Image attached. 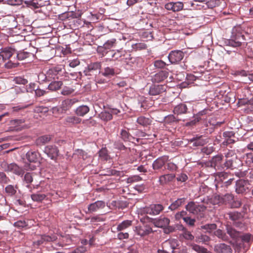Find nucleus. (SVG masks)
Instances as JSON below:
<instances>
[{
  "instance_id": "1",
  "label": "nucleus",
  "mask_w": 253,
  "mask_h": 253,
  "mask_svg": "<svg viewBox=\"0 0 253 253\" xmlns=\"http://www.w3.org/2000/svg\"><path fill=\"white\" fill-rule=\"evenodd\" d=\"M211 203L213 205H229L231 208H238L241 203L234 201V197L232 194L227 193L224 195H214L211 198Z\"/></svg>"
},
{
  "instance_id": "2",
  "label": "nucleus",
  "mask_w": 253,
  "mask_h": 253,
  "mask_svg": "<svg viewBox=\"0 0 253 253\" xmlns=\"http://www.w3.org/2000/svg\"><path fill=\"white\" fill-rule=\"evenodd\" d=\"M244 31L240 25L235 26L232 30L231 39L229 44L233 47H239L245 40Z\"/></svg>"
},
{
  "instance_id": "3",
  "label": "nucleus",
  "mask_w": 253,
  "mask_h": 253,
  "mask_svg": "<svg viewBox=\"0 0 253 253\" xmlns=\"http://www.w3.org/2000/svg\"><path fill=\"white\" fill-rule=\"evenodd\" d=\"M2 166L6 171L11 172L17 175H23L25 170H34L36 168V167L33 165L28 164L25 165L23 169L15 163H11L10 164L3 163Z\"/></svg>"
},
{
  "instance_id": "4",
  "label": "nucleus",
  "mask_w": 253,
  "mask_h": 253,
  "mask_svg": "<svg viewBox=\"0 0 253 253\" xmlns=\"http://www.w3.org/2000/svg\"><path fill=\"white\" fill-rule=\"evenodd\" d=\"M186 209L190 213L197 216L199 218H203L205 215L206 207L203 205L196 204L194 202H190L186 206Z\"/></svg>"
},
{
  "instance_id": "5",
  "label": "nucleus",
  "mask_w": 253,
  "mask_h": 253,
  "mask_svg": "<svg viewBox=\"0 0 253 253\" xmlns=\"http://www.w3.org/2000/svg\"><path fill=\"white\" fill-rule=\"evenodd\" d=\"M225 161L223 164L224 169H234L239 167L240 165V160L233 154L232 152H228L225 155Z\"/></svg>"
},
{
  "instance_id": "6",
  "label": "nucleus",
  "mask_w": 253,
  "mask_h": 253,
  "mask_svg": "<svg viewBox=\"0 0 253 253\" xmlns=\"http://www.w3.org/2000/svg\"><path fill=\"white\" fill-rule=\"evenodd\" d=\"M61 72L62 69L60 67H55L49 69L45 75L46 80L50 82L58 80Z\"/></svg>"
},
{
  "instance_id": "7",
  "label": "nucleus",
  "mask_w": 253,
  "mask_h": 253,
  "mask_svg": "<svg viewBox=\"0 0 253 253\" xmlns=\"http://www.w3.org/2000/svg\"><path fill=\"white\" fill-rule=\"evenodd\" d=\"M57 239L55 235L49 236L45 234L37 236V239L33 241L35 246H39L46 242H52Z\"/></svg>"
},
{
  "instance_id": "8",
  "label": "nucleus",
  "mask_w": 253,
  "mask_h": 253,
  "mask_svg": "<svg viewBox=\"0 0 253 253\" xmlns=\"http://www.w3.org/2000/svg\"><path fill=\"white\" fill-rule=\"evenodd\" d=\"M184 56V54L181 50H176L170 51L168 58L171 64H177L181 61Z\"/></svg>"
},
{
  "instance_id": "9",
  "label": "nucleus",
  "mask_w": 253,
  "mask_h": 253,
  "mask_svg": "<svg viewBox=\"0 0 253 253\" xmlns=\"http://www.w3.org/2000/svg\"><path fill=\"white\" fill-rule=\"evenodd\" d=\"M250 184L247 180L239 179L236 182L235 190L238 194H243L247 192L249 189Z\"/></svg>"
},
{
  "instance_id": "10",
  "label": "nucleus",
  "mask_w": 253,
  "mask_h": 253,
  "mask_svg": "<svg viewBox=\"0 0 253 253\" xmlns=\"http://www.w3.org/2000/svg\"><path fill=\"white\" fill-rule=\"evenodd\" d=\"M164 210V207L161 204L151 205L144 209V212L151 215L159 214Z\"/></svg>"
},
{
  "instance_id": "11",
  "label": "nucleus",
  "mask_w": 253,
  "mask_h": 253,
  "mask_svg": "<svg viewBox=\"0 0 253 253\" xmlns=\"http://www.w3.org/2000/svg\"><path fill=\"white\" fill-rule=\"evenodd\" d=\"M105 207V203L103 201H97L88 206V211L86 213H92L99 210L103 209Z\"/></svg>"
},
{
  "instance_id": "12",
  "label": "nucleus",
  "mask_w": 253,
  "mask_h": 253,
  "mask_svg": "<svg viewBox=\"0 0 253 253\" xmlns=\"http://www.w3.org/2000/svg\"><path fill=\"white\" fill-rule=\"evenodd\" d=\"M168 156H163L159 157L154 161L152 164L153 169L154 170H158L161 169L165 165L166 163L168 161Z\"/></svg>"
},
{
  "instance_id": "13",
  "label": "nucleus",
  "mask_w": 253,
  "mask_h": 253,
  "mask_svg": "<svg viewBox=\"0 0 253 253\" xmlns=\"http://www.w3.org/2000/svg\"><path fill=\"white\" fill-rule=\"evenodd\" d=\"M184 4L181 1L170 2L165 4V8L168 10L177 12L183 9Z\"/></svg>"
},
{
  "instance_id": "14",
  "label": "nucleus",
  "mask_w": 253,
  "mask_h": 253,
  "mask_svg": "<svg viewBox=\"0 0 253 253\" xmlns=\"http://www.w3.org/2000/svg\"><path fill=\"white\" fill-rule=\"evenodd\" d=\"M190 143H192L193 147L202 146L207 144L208 140L207 138H204L202 136H196L188 140Z\"/></svg>"
},
{
  "instance_id": "15",
  "label": "nucleus",
  "mask_w": 253,
  "mask_h": 253,
  "mask_svg": "<svg viewBox=\"0 0 253 253\" xmlns=\"http://www.w3.org/2000/svg\"><path fill=\"white\" fill-rule=\"evenodd\" d=\"M101 68V63L99 62H93L89 64L87 68L84 71V73L86 76H91L93 75V72Z\"/></svg>"
},
{
  "instance_id": "16",
  "label": "nucleus",
  "mask_w": 253,
  "mask_h": 253,
  "mask_svg": "<svg viewBox=\"0 0 253 253\" xmlns=\"http://www.w3.org/2000/svg\"><path fill=\"white\" fill-rule=\"evenodd\" d=\"M214 251L216 253H232L230 246L224 243L216 244L214 247Z\"/></svg>"
},
{
  "instance_id": "17",
  "label": "nucleus",
  "mask_w": 253,
  "mask_h": 253,
  "mask_svg": "<svg viewBox=\"0 0 253 253\" xmlns=\"http://www.w3.org/2000/svg\"><path fill=\"white\" fill-rule=\"evenodd\" d=\"M222 159L223 156L220 155H217L213 157L211 162V166H213L215 169L217 170H222L224 169Z\"/></svg>"
},
{
  "instance_id": "18",
  "label": "nucleus",
  "mask_w": 253,
  "mask_h": 253,
  "mask_svg": "<svg viewBox=\"0 0 253 253\" xmlns=\"http://www.w3.org/2000/svg\"><path fill=\"white\" fill-rule=\"evenodd\" d=\"M175 177V174L172 173L162 175L159 178V182L161 185L164 186L172 182Z\"/></svg>"
},
{
  "instance_id": "19",
  "label": "nucleus",
  "mask_w": 253,
  "mask_h": 253,
  "mask_svg": "<svg viewBox=\"0 0 253 253\" xmlns=\"http://www.w3.org/2000/svg\"><path fill=\"white\" fill-rule=\"evenodd\" d=\"M223 136L224 138V140L222 142L223 145L227 146L235 143V133L233 131H225L223 132Z\"/></svg>"
},
{
  "instance_id": "20",
  "label": "nucleus",
  "mask_w": 253,
  "mask_h": 253,
  "mask_svg": "<svg viewBox=\"0 0 253 253\" xmlns=\"http://www.w3.org/2000/svg\"><path fill=\"white\" fill-rule=\"evenodd\" d=\"M167 86L165 85H153L149 89L151 95H157L162 93L166 90Z\"/></svg>"
},
{
  "instance_id": "21",
  "label": "nucleus",
  "mask_w": 253,
  "mask_h": 253,
  "mask_svg": "<svg viewBox=\"0 0 253 253\" xmlns=\"http://www.w3.org/2000/svg\"><path fill=\"white\" fill-rule=\"evenodd\" d=\"M58 152L57 147L55 146H47L44 149V152L52 160L55 159L58 156Z\"/></svg>"
},
{
  "instance_id": "22",
  "label": "nucleus",
  "mask_w": 253,
  "mask_h": 253,
  "mask_svg": "<svg viewBox=\"0 0 253 253\" xmlns=\"http://www.w3.org/2000/svg\"><path fill=\"white\" fill-rule=\"evenodd\" d=\"M169 72L167 71H161L156 74L152 78L153 82L159 83L164 81L169 76Z\"/></svg>"
},
{
  "instance_id": "23",
  "label": "nucleus",
  "mask_w": 253,
  "mask_h": 253,
  "mask_svg": "<svg viewBox=\"0 0 253 253\" xmlns=\"http://www.w3.org/2000/svg\"><path fill=\"white\" fill-rule=\"evenodd\" d=\"M15 52V50L11 47L3 48L0 52V55L3 60L9 59Z\"/></svg>"
},
{
  "instance_id": "24",
  "label": "nucleus",
  "mask_w": 253,
  "mask_h": 253,
  "mask_svg": "<svg viewBox=\"0 0 253 253\" xmlns=\"http://www.w3.org/2000/svg\"><path fill=\"white\" fill-rule=\"evenodd\" d=\"M188 108L184 103H180L176 105L173 109V112L174 114L181 115L187 113Z\"/></svg>"
},
{
  "instance_id": "25",
  "label": "nucleus",
  "mask_w": 253,
  "mask_h": 253,
  "mask_svg": "<svg viewBox=\"0 0 253 253\" xmlns=\"http://www.w3.org/2000/svg\"><path fill=\"white\" fill-rule=\"evenodd\" d=\"M152 232L151 227L146 226L136 227V232L141 236L148 235Z\"/></svg>"
},
{
  "instance_id": "26",
  "label": "nucleus",
  "mask_w": 253,
  "mask_h": 253,
  "mask_svg": "<svg viewBox=\"0 0 253 253\" xmlns=\"http://www.w3.org/2000/svg\"><path fill=\"white\" fill-rule=\"evenodd\" d=\"M177 229L182 231V234L184 239L188 240H193L194 239V236L188 231L182 225H177L176 226Z\"/></svg>"
},
{
  "instance_id": "27",
  "label": "nucleus",
  "mask_w": 253,
  "mask_h": 253,
  "mask_svg": "<svg viewBox=\"0 0 253 253\" xmlns=\"http://www.w3.org/2000/svg\"><path fill=\"white\" fill-rule=\"evenodd\" d=\"M227 234L234 240H237L241 236V233L230 226H227Z\"/></svg>"
},
{
  "instance_id": "28",
  "label": "nucleus",
  "mask_w": 253,
  "mask_h": 253,
  "mask_svg": "<svg viewBox=\"0 0 253 253\" xmlns=\"http://www.w3.org/2000/svg\"><path fill=\"white\" fill-rule=\"evenodd\" d=\"M50 82L48 89L52 91L59 90L63 85V82L61 81L54 80Z\"/></svg>"
},
{
  "instance_id": "29",
  "label": "nucleus",
  "mask_w": 253,
  "mask_h": 253,
  "mask_svg": "<svg viewBox=\"0 0 253 253\" xmlns=\"http://www.w3.org/2000/svg\"><path fill=\"white\" fill-rule=\"evenodd\" d=\"M26 156L30 162L36 163L38 161L40 154L36 151H29L26 153Z\"/></svg>"
},
{
  "instance_id": "30",
  "label": "nucleus",
  "mask_w": 253,
  "mask_h": 253,
  "mask_svg": "<svg viewBox=\"0 0 253 253\" xmlns=\"http://www.w3.org/2000/svg\"><path fill=\"white\" fill-rule=\"evenodd\" d=\"M99 73L105 77H111L115 75V71L113 67H106L102 69L101 71H99Z\"/></svg>"
},
{
  "instance_id": "31",
  "label": "nucleus",
  "mask_w": 253,
  "mask_h": 253,
  "mask_svg": "<svg viewBox=\"0 0 253 253\" xmlns=\"http://www.w3.org/2000/svg\"><path fill=\"white\" fill-rule=\"evenodd\" d=\"M170 220L167 217H161L155 221L156 226L164 228L167 227L169 223Z\"/></svg>"
},
{
  "instance_id": "32",
  "label": "nucleus",
  "mask_w": 253,
  "mask_h": 253,
  "mask_svg": "<svg viewBox=\"0 0 253 253\" xmlns=\"http://www.w3.org/2000/svg\"><path fill=\"white\" fill-rule=\"evenodd\" d=\"M18 188V187L17 185L14 186L9 184L5 187L4 190L7 196L11 197L16 194Z\"/></svg>"
},
{
  "instance_id": "33",
  "label": "nucleus",
  "mask_w": 253,
  "mask_h": 253,
  "mask_svg": "<svg viewBox=\"0 0 253 253\" xmlns=\"http://www.w3.org/2000/svg\"><path fill=\"white\" fill-rule=\"evenodd\" d=\"M132 221L130 220H126L123 221L117 225V231H122L132 225Z\"/></svg>"
},
{
  "instance_id": "34",
  "label": "nucleus",
  "mask_w": 253,
  "mask_h": 253,
  "mask_svg": "<svg viewBox=\"0 0 253 253\" xmlns=\"http://www.w3.org/2000/svg\"><path fill=\"white\" fill-rule=\"evenodd\" d=\"M74 103L75 101L73 99H67L64 100L61 103V108L63 111H67L71 108Z\"/></svg>"
},
{
  "instance_id": "35",
  "label": "nucleus",
  "mask_w": 253,
  "mask_h": 253,
  "mask_svg": "<svg viewBox=\"0 0 253 253\" xmlns=\"http://www.w3.org/2000/svg\"><path fill=\"white\" fill-rule=\"evenodd\" d=\"M82 119L77 116H70L65 119V122L68 125H77L80 124Z\"/></svg>"
},
{
  "instance_id": "36",
  "label": "nucleus",
  "mask_w": 253,
  "mask_h": 253,
  "mask_svg": "<svg viewBox=\"0 0 253 253\" xmlns=\"http://www.w3.org/2000/svg\"><path fill=\"white\" fill-rule=\"evenodd\" d=\"M89 111V107L86 105H82L78 107L76 110V114L79 116L83 117Z\"/></svg>"
},
{
  "instance_id": "37",
  "label": "nucleus",
  "mask_w": 253,
  "mask_h": 253,
  "mask_svg": "<svg viewBox=\"0 0 253 253\" xmlns=\"http://www.w3.org/2000/svg\"><path fill=\"white\" fill-rule=\"evenodd\" d=\"M120 136L124 141H132L134 139V138L125 129L121 130Z\"/></svg>"
},
{
  "instance_id": "38",
  "label": "nucleus",
  "mask_w": 253,
  "mask_h": 253,
  "mask_svg": "<svg viewBox=\"0 0 253 253\" xmlns=\"http://www.w3.org/2000/svg\"><path fill=\"white\" fill-rule=\"evenodd\" d=\"M185 200V198L178 199L169 206V209L171 211L177 209L184 204Z\"/></svg>"
},
{
  "instance_id": "39",
  "label": "nucleus",
  "mask_w": 253,
  "mask_h": 253,
  "mask_svg": "<svg viewBox=\"0 0 253 253\" xmlns=\"http://www.w3.org/2000/svg\"><path fill=\"white\" fill-rule=\"evenodd\" d=\"M137 123L143 126H147L151 125L152 121L148 118L140 116L137 119Z\"/></svg>"
},
{
  "instance_id": "40",
  "label": "nucleus",
  "mask_w": 253,
  "mask_h": 253,
  "mask_svg": "<svg viewBox=\"0 0 253 253\" xmlns=\"http://www.w3.org/2000/svg\"><path fill=\"white\" fill-rule=\"evenodd\" d=\"M190 247L198 253H211L206 248L195 244H192Z\"/></svg>"
},
{
  "instance_id": "41",
  "label": "nucleus",
  "mask_w": 253,
  "mask_h": 253,
  "mask_svg": "<svg viewBox=\"0 0 253 253\" xmlns=\"http://www.w3.org/2000/svg\"><path fill=\"white\" fill-rule=\"evenodd\" d=\"M244 161L250 167H253V154L252 153H246L243 156Z\"/></svg>"
},
{
  "instance_id": "42",
  "label": "nucleus",
  "mask_w": 253,
  "mask_h": 253,
  "mask_svg": "<svg viewBox=\"0 0 253 253\" xmlns=\"http://www.w3.org/2000/svg\"><path fill=\"white\" fill-rule=\"evenodd\" d=\"M50 140L51 137L50 135H44L40 136L38 139H37L36 143L38 145H42L48 142Z\"/></svg>"
},
{
  "instance_id": "43",
  "label": "nucleus",
  "mask_w": 253,
  "mask_h": 253,
  "mask_svg": "<svg viewBox=\"0 0 253 253\" xmlns=\"http://www.w3.org/2000/svg\"><path fill=\"white\" fill-rule=\"evenodd\" d=\"M28 4L34 8H38L45 5L42 0H32L28 2Z\"/></svg>"
},
{
  "instance_id": "44",
  "label": "nucleus",
  "mask_w": 253,
  "mask_h": 253,
  "mask_svg": "<svg viewBox=\"0 0 253 253\" xmlns=\"http://www.w3.org/2000/svg\"><path fill=\"white\" fill-rule=\"evenodd\" d=\"M179 119L175 117L173 115H169L165 117L164 123L166 124L171 125L174 123H178Z\"/></svg>"
},
{
  "instance_id": "45",
  "label": "nucleus",
  "mask_w": 253,
  "mask_h": 253,
  "mask_svg": "<svg viewBox=\"0 0 253 253\" xmlns=\"http://www.w3.org/2000/svg\"><path fill=\"white\" fill-rule=\"evenodd\" d=\"M227 215L230 219L235 222L242 218V214L237 211L230 212L227 213Z\"/></svg>"
},
{
  "instance_id": "46",
  "label": "nucleus",
  "mask_w": 253,
  "mask_h": 253,
  "mask_svg": "<svg viewBox=\"0 0 253 253\" xmlns=\"http://www.w3.org/2000/svg\"><path fill=\"white\" fill-rule=\"evenodd\" d=\"M133 50L137 51L144 50L147 48V45L144 42H137L131 45Z\"/></svg>"
},
{
  "instance_id": "47",
  "label": "nucleus",
  "mask_w": 253,
  "mask_h": 253,
  "mask_svg": "<svg viewBox=\"0 0 253 253\" xmlns=\"http://www.w3.org/2000/svg\"><path fill=\"white\" fill-rule=\"evenodd\" d=\"M72 242L71 238L69 236L63 237L61 240L59 242L58 245L61 247H65L71 245Z\"/></svg>"
},
{
  "instance_id": "48",
  "label": "nucleus",
  "mask_w": 253,
  "mask_h": 253,
  "mask_svg": "<svg viewBox=\"0 0 253 253\" xmlns=\"http://www.w3.org/2000/svg\"><path fill=\"white\" fill-rule=\"evenodd\" d=\"M126 52L125 50H122V49L117 50L115 52H114V51H111V57L114 58L115 60H118L123 56H124Z\"/></svg>"
},
{
  "instance_id": "49",
  "label": "nucleus",
  "mask_w": 253,
  "mask_h": 253,
  "mask_svg": "<svg viewBox=\"0 0 253 253\" xmlns=\"http://www.w3.org/2000/svg\"><path fill=\"white\" fill-rule=\"evenodd\" d=\"M100 119L104 121H108L112 119V114L110 111H105L99 114Z\"/></svg>"
},
{
  "instance_id": "50",
  "label": "nucleus",
  "mask_w": 253,
  "mask_h": 253,
  "mask_svg": "<svg viewBox=\"0 0 253 253\" xmlns=\"http://www.w3.org/2000/svg\"><path fill=\"white\" fill-rule=\"evenodd\" d=\"M210 240V238L206 235H201L196 237L195 241L197 243L207 244Z\"/></svg>"
},
{
  "instance_id": "51",
  "label": "nucleus",
  "mask_w": 253,
  "mask_h": 253,
  "mask_svg": "<svg viewBox=\"0 0 253 253\" xmlns=\"http://www.w3.org/2000/svg\"><path fill=\"white\" fill-rule=\"evenodd\" d=\"M220 3V0H209L206 2V4L209 8H213L219 6Z\"/></svg>"
},
{
  "instance_id": "52",
  "label": "nucleus",
  "mask_w": 253,
  "mask_h": 253,
  "mask_svg": "<svg viewBox=\"0 0 253 253\" xmlns=\"http://www.w3.org/2000/svg\"><path fill=\"white\" fill-rule=\"evenodd\" d=\"M33 181V178L32 176V173L30 172H27L24 177V182L27 184L26 186L28 188H30V184Z\"/></svg>"
},
{
  "instance_id": "53",
  "label": "nucleus",
  "mask_w": 253,
  "mask_h": 253,
  "mask_svg": "<svg viewBox=\"0 0 253 253\" xmlns=\"http://www.w3.org/2000/svg\"><path fill=\"white\" fill-rule=\"evenodd\" d=\"M31 199L32 200L35 202H42V200H43L45 197L46 195L42 194H34L31 195Z\"/></svg>"
},
{
  "instance_id": "54",
  "label": "nucleus",
  "mask_w": 253,
  "mask_h": 253,
  "mask_svg": "<svg viewBox=\"0 0 253 253\" xmlns=\"http://www.w3.org/2000/svg\"><path fill=\"white\" fill-rule=\"evenodd\" d=\"M31 104L28 105H19L13 107L11 108L12 112H23L26 108H28L30 106Z\"/></svg>"
},
{
  "instance_id": "55",
  "label": "nucleus",
  "mask_w": 253,
  "mask_h": 253,
  "mask_svg": "<svg viewBox=\"0 0 253 253\" xmlns=\"http://www.w3.org/2000/svg\"><path fill=\"white\" fill-rule=\"evenodd\" d=\"M31 53L26 51H20L17 53V58L19 60H23L28 58Z\"/></svg>"
},
{
  "instance_id": "56",
  "label": "nucleus",
  "mask_w": 253,
  "mask_h": 253,
  "mask_svg": "<svg viewBox=\"0 0 253 253\" xmlns=\"http://www.w3.org/2000/svg\"><path fill=\"white\" fill-rule=\"evenodd\" d=\"M116 40L115 39H112L108 40L103 45L105 49H110L115 45Z\"/></svg>"
},
{
  "instance_id": "57",
  "label": "nucleus",
  "mask_w": 253,
  "mask_h": 253,
  "mask_svg": "<svg viewBox=\"0 0 253 253\" xmlns=\"http://www.w3.org/2000/svg\"><path fill=\"white\" fill-rule=\"evenodd\" d=\"M167 64L162 60H157L154 62V66L158 69H164L166 66Z\"/></svg>"
},
{
  "instance_id": "58",
  "label": "nucleus",
  "mask_w": 253,
  "mask_h": 253,
  "mask_svg": "<svg viewBox=\"0 0 253 253\" xmlns=\"http://www.w3.org/2000/svg\"><path fill=\"white\" fill-rule=\"evenodd\" d=\"M10 181L9 178L3 172H0V183L1 184H7Z\"/></svg>"
},
{
  "instance_id": "59",
  "label": "nucleus",
  "mask_w": 253,
  "mask_h": 253,
  "mask_svg": "<svg viewBox=\"0 0 253 253\" xmlns=\"http://www.w3.org/2000/svg\"><path fill=\"white\" fill-rule=\"evenodd\" d=\"M202 119L201 118L198 117L196 115L194 116V119L188 122H187L185 124V126H195L197 123H198Z\"/></svg>"
},
{
  "instance_id": "60",
  "label": "nucleus",
  "mask_w": 253,
  "mask_h": 253,
  "mask_svg": "<svg viewBox=\"0 0 253 253\" xmlns=\"http://www.w3.org/2000/svg\"><path fill=\"white\" fill-rule=\"evenodd\" d=\"M214 234L218 238L222 239L223 240H227V236L225 233H224L221 230L218 229L214 232Z\"/></svg>"
},
{
  "instance_id": "61",
  "label": "nucleus",
  "mask_w": 253,
  "mask_h": 253,
  "mask_svg": "<svg viewBox=\"0 0 253 253\" xmlns=\"http://www.w3.org/2000/svg\"><path fill=\"white\" fill-rule=\"evenodd\" d=\"M239 238H241L243 242L249 243L251 239L252 235L250 233H246L243 235L241 234V236Z\"/></svg>"
},
{
  "instance_id": "62",
  "label": "nucleus",
  "mask_w": 253,
  "mask_h": 253,
  "mask_svg": "<svg viewBox=\"0 0 253 253\" xmlns=\"http://www.w3.org/2000/svg\"><path fill=\"white\" fill-rule=\"evenodd\" d=\"M183 220L189 226H194L196 222V220L194 218H191L190 217L187 216L183 218Z\"/></svg>"
},
{
  "instance_id": "63",
  "label": "nucleus",
  "mask_w": 253,
  "mask_h": 253,
  "mask_svg": "<svg viewBox=\"0 0 253 253\" xmlns=\"http://www.w3.org/2000/svg\"><path fill=\"white\" fill-rule=\"evenodd\" d=\"M211 110L209 108H206L204 110H202L201 111L199 112L196 115L198 117H199L201 118V117L204 116H207V115H210Z\"/></svg>"
},
{
  "instance_id": "64",
  "label": "nucleus",
  "mask_w": 253,
  "mask_h": 253,
  "mask_svg": "<svg viewBox=\"0 0 253 253\" xmlns=\"http://www.w3.org/2000/svg\"><path fill=\"white\" fill-rule=\"evenodd\" d=\"M18 65V62H12L11 61H9L5 64L4 66L7 69H12L17 67Z\"/></svg>"
}]
</instances>
